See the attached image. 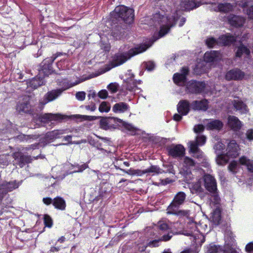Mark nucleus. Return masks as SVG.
Listing matches in <instances>:
<instances>
[{
    "label": "nucleus",
    "instance_id": "1",
    "mask_svg": "<svg viewBox=\"0 0 253 253\" xmlns=\"http://www.w3.org/2000/svg\"><path fill=\"white\" fill-rule=\"evenodd\" d=\"M180 11H176L171 16H164L160 13H156L153 17V21L155 26L161 25V29L157 38L153 37L148 42L139 45L133 48H131L128 52L118 53L114 56L112 64L113 67L121 65L126 62L131 57L141 53L150 47L152 44L158 39L164 36L169 31L170 28L175 24L176 21L179 18Z\"/></svg>",
    "mask_w": 253,
    "mask_h": 253
},
{
    "label": "nucleus",
    "instance_id": "2",
    "mask_svg": "<svg viewBox=\"0 0 253 253\" xmlns=\"http://www.w3.org/2000/svg\"><path fill=\"white\" fill-rule=\"evenodd\" d=\"M207 220L202 221L197 223L194 221L188 223L186 228L182 231V234L190 237V240L196 245H201L205 242V232L210 231V227L208 225Z\"/></svg>",
    "mask_w": 253,
    "mask_h": 253
},
{
    "label": "nucleus",
    "instance_id": "3",
    "mask_svg": "<svg viewBox=\"0 0 253 253\" xmlns=\"http://www.w3.org/2000/svg\"><path fill=\"white\" fill-rule=\"evenodd\" d=\"M186 195L183 192H178L168 207L167 213L169 214L187 216L189 214L188 211L179 210V207L182 205L185 201Z\"/></svg>",
    "mask_w": 253,
    "mask_h": 253
},
{
    "label": "nucleus",
    "instance_id": "4",
    "mask_svg": "<svg viewBox=\"0 0 253 253\" xmlns=\"http://www.w3.org/2000/svg\"><path fill=\"white\" fill-rule=\"evenodd\" d=\"M159 230V237L149 243V246L153 247L159 246V242L161 241H168L172 236V233L170 228L165 221H160L157 224Z\"/></svg>",
    "mask_w": 253,
    "mask_h": 253
},
{
    "label": "nucleus",
    "instance_id": "5",
    "mask_svg": "<svg viewBox=\"0 0 253 253\" xmlns=\"http://www.w3.org/2000/svg\"><path fill=\"white\" fill-rule=\"evenodd\" d=\"M111 15L116 19L121 18L127 24L131 23L134 16L133 9L124 5L116 7Z\"/></svg>",
    "mask_w": 253,
    "mask_h": 253
},
{
    "label": "nucleus",
    "instance_id": "6",
    "mask_svg": "<svg viewBox=\"0 0 253 253\" xmlns=\"http://www.w3.org/2000/svg\"><path fill=\"white\" fill-rule=\"evenodd\" d=\"M60 54V53H57L51 57L44 59L41 63V68L39 70V75L43 78L44 76L50 74L53 71L52 64Z\"/></svg>",
    "mask_w": 253,
    "mask_h": 253
},
{
    "label": "nucleus",
    "instance_id": "7",
    "mask_svg": "<svg viewBox=\"0 0 253 253\" xmlns=\"http://www.w3.org/2000/svg\"><path fill=\"white\" fill-rule=\"evenodd\" d=\"M123 120L114 117H102L100 121V126L103 129L108 130L117 128Z\"/></svg>",
    "mask_w": 253,
    "mask_h": 253
},
{
    "label": "nucleus",
    "instance_id": "8",
    "mask_svg": "<svg viewBox=\"0 0 253 253\" xmlns=\"http://www.w3.org/2000/svg\"><path fill=\"white\" fill-rule=\"evenodd\" d=\"M194 165L195 162L192 159L187 157L184 158L183 167L181 168L180 173L185 177L187 182H189V180L192 178L191 169Z\"/></svg>",
    "mask_w": 253,
    "mask_h": 253
},
{
    "label": "nucleus",
    "instance_id": "9",
    "mask_svg": "<svg viewBox=\"0 0 253 253\" xmlns=\"http://www.w3.org/2000/svg\"><path fill=\"white\" fill-rule=\"evenodd\" d=\"M207 87L204 82H199L196 81L189 82L186 87V91L191 93H200L206 92Z\"/></svg>",
    "mask_w": 253,
    "mask_h": 253
},
{
    "label": "nucleus",
    "instance_id": "10",
    "mask_svg": "<svg viewBox=\"0 0 253 253\" xmlns=\"http://www.w3.org/2000/svg\"><path fill=\"white\" fill-rule=\"evenodd\" d=\"M20 184V183L16 181L11 182H3L0 183V202L1 201L3 196L8 192L12 191L15 189L17 188Z\"/></svg>",
    "mask_w": 253,
    "mask_h": 253
},
{
    "label": "nucleus",
    "instance_id": "11",
    "mask_svg": "<svg viewBox=\"0 0 253 253\" xmlns=\"http://www.w3.org/2000/svg\"><path fill=\"white\" fill-rule=\"evenodd\" d=\"M169 155L174 158L182 157L185 154V148L180 144H172L167 147Z\"/></svg>",
    "mask_w": 253,
    "mask_h": 253
},
{
    "label": "nucleus",
    "instance_id": "12",
    "mask_svg": "<svg viewBox=\"0 0 253 253\" xmlns=\"http://www.w3.org/2000/svg\"><path fill=\"white\" fill-rule=\"evenodd\" d=\"M204 186L209 192L217 191L216 182L214 177L210 174H205L203 177Z\"/></svg>",
    "mask_w": 253,
    "mask_h": 253
},
{
    "label": "nucleus",
    "instance_id": "13",
    "mask_svg": "<svg viewBox=\"0 0 253 253\" xmlns=\"http://www.w3.org/2000/svg\"><path fill=\"white\" fill-rule=\"evenodd\" d=\"M188 69L186 67H183L181 70L180 73H175L173 77L174 83L179 86H183L186 82V76L188 73Z\"/></svg>",
    "mask_w": 253,
    "mask_h": 253
},
{
    "label": "nucleus",
    "instance_id": "14",
    "mask_svg": "<svg viewBox=\"0 0 253 253\" xmlns=\"http://www.w3.org/2000/svg\"><path fill=\"white\" fill-rule=\"evenodd\" d=\"M62 93V90L59 89L52 90L45 94L43 99L40 101V103L44 105L49 102L57 98Z\"/></svg>",
    "mask_w": 253,
    "mask_h": 253
},
{
    "label": "nucleus",
    "instance_id": "15",
    "mask_svg": "<svg viewBox=\"0 0 253 253\" xmlns=\"http://www.w3.org/2000/svg\"><path fill=\"white\" fill-rule=\"evenodd\" d=\"M245 73L239 69H233L228 71L225 75L227 80H241L244 79Z\"/></svg>",
    "mask_w": 253,
    "mask_h": 253
},
{
    "label": "nucleus",
    "instance_id": "16",
    "mask_svg": "<svg viewBox=\"0 0 253 253\" xmlns=\"http://www.w3.org/2000/svg\"><path fill=\"white\" fill-rule=\"evenodd\" d=\"M203 3L200 1L183 0L180 3V7L182 10H190L199 7Z\"/></svg>",
    "mask_w": 253,
    "mask_h": 253
},
{
    "label": "nucleus",
    "instance_id": "17",
    "mask_svg": "<svg viewBox=\"0 0 253 253\" xmlns=\"http://www.w3.org/2000/svg\"><path fill=\"white\" fill-rule=\"evenodd\" d=\"M239 146L236 142L233 140L228 144L227 148V156L228 157L235 158L239 155Z\"/></svg>",
    "mask_w": 253,
    "mask_h": 253
},
{
    "label": "nucleus",
    "instance_id": "18",
    "mask_svg": "<svg viewBox=\"0 0 253 253\" xmlns=\"http://www.w3.org/2000/svg\"><path fill=\"white\" fill-rule=\"evenodd\" d=\"M13 157L19 162V165L22 168L25 164L31 163L33 158L31 156L23 155L20 152H15L13 154Z\"/></svg>",
    "mask_w": 253,
    "mask_h": 253
},
{
    "label": "nucleus",
    "instance_id": "19",
    "mask_svg": "<svg viewBox=\"0 0 253 253\" xmlns=\"http://www.w3.org/2000/svg\"><path fill=\"white\" fill-rule=\"evenodd\" d=\"M31 106L30 104V98L28 96L24 98L23 102L17 104V110L18 111L24 113H31Z\"/></svg>",
    "mask_w": 253,
    "mask_h": 253
},
{
    "label": "nucleus",
    "instance_id": "20",
    "mask_svg": "<svg viewBox=\"0 0 253 253\" xmlns=\"http://www.w3.org/2000/svg\"><path fill=\"white\" fill-rule=\"evenodd\" d=\"M207 129L211 130H220L223 126L222 122L218 120H209L205 123Z\"/></svg>",
    "mask_w": 253,
    "mask_h": 253
},
{
    "label": "nucleus",
    "instance_id": "21",
    "mask_svg": "<svg viewBox=\"0 0 253 253\" xmlns=\"http://www.w3.org/2000/svg\"><path fill=\"white\" fill-rule=\"evenodd\" d=\"M228 125L233 130L237 131L241 128L242 124L240 121L235 116H230L228 118Z\"/></svg>",
    "mask_w": 253,
    "mask_h": 253
},
{
    "label": "nucleus",
    "instance_id": "22",
    "mask_svg": "<svg viewBox=\"0 0 253 253\" xmlns=\"http://www.w3.org/2000/svg\"><path fill=\"white\" fill-rule=\"evenodd\" d=\"M68 132L67 129L54 130L46 133V138L48 140H53L60 138L61 135L66 134Z\"/></svg>",
    "mask_w": 253,
    "mask_h": 253
},
{
    "label": "nucleus",
    "instance_id": "23",
    "mask_svg": "<svg viewBox=\"0 0 253 253\" xmlns=\"http://www.w3.org/2000/svg\"><path fill=\"white\" fill-rule=\"evenodd\" d=\"M191 108L195 110L206 111L208 108V102L206 99L194 101L191 104Z\"/></svg>",
    "mask_w": 253,
    "mask_h": 253
},
{
    "label": "nucleus",
    "instance_id": "24",
    "mask_svg": "<svg viewBox=\"0 0 253 253\" xmlns=\"http://www.w3.org/2000/svg\"><path fill=\"white\" fill-rule=\"evenodd\" d=\"M220 59V53L217 51H207L204 55V59L207 62H212Z\"/></svg>",
    "mask_w": 253,
    "mask_h": 253
},
{
    "label": "nucleus",
    "instance_id": "25",
    "mask_svg": "<svg viewBox=\"0 0 253 253\" xmlns=\"http://www.w3.org/2000/svg\"><path fill=\"white\" fill-rule=\"evenodd\" d=\"M245 19L241 16L230 15L228 17V21L229 23L235 27H241L245 23Z\"/></svg>",
    "mask_w": 253,
    "mask_h": 253
},
{
    "label": "nucleus",
    "instance_id": "26",
    "mask_svg": "<svg viewBox=\"0 0 253 253\" xmlns=\"http://www.w3.org/2000/svg\"><path fill=\"white\" fill-rule=\"evenodd\" d=\"M112 110L116 113H124L129 110V106L125 102H120L113 106Z\"/></svg>",
    "mask_w": 253,
    "mask_h": 253
},
{
    "label": "nucleus",
    "instance_id": "27",
    "mask_svg": "<svg viewBox=\"0 0 253 253\" xmlns=\"http://www.w3.org/2000/svg\"><path fill=\"white\" fill-rule=\"evenodd\" d=\"M190 110V104L187 100H181L177 105V111L182 115H187Z\"/></svg>",
    "mask_w": 253,
    "mask_h": 253
},
{
    "label": "nucleus",
    "instance_id": "28",
    "mask_svg": "<svg viewBox=\"0 0 253 253\" xmlns=\"http://www.w3.org/2000/svg\"><path fill=\"white\" fill-rule=\"evenodd\" d=\"M189 144L190 152L193 154L194 157L197 158V159H201L204 157V154L203 152H202L198 148L197 144H196L193 141L189 142Z\"/></svg>",
    "mask_w": 253,
    "mask_h": 253
},
{
    "label": "nucleus",
    "instance_id": "29",
    "mask_svg": "<svg viewBox=\"0 0 253 253\" xmlns=\"http://www.w3.org/2000/svg\"><path fill=\"white\" fill-rule=\"evenodd\" d=\"M79 83V82L71 83L66 79L57 80V84L59 86L61 87V88H59V89L62 90V92L64 90L69 89L71 87H73L77 85Z\"/></svg>",
    "mask_w": 253,
    "mask_h": 253
},
{
    "label": "nucleus",
    "instance_id": "30",
    "mask_svg": "<svg viewBox=\"0 0 253 253\" xmlns=\"http://www.w3.org/2000/svg\"><path fill=\"white\" fill-rule=\"evenodd\" d=\"M237 38L229 34L221 36L219 39V43L224 45H229L236 40Z\"/></svg>",
    "mask_w": 253,
    "mask_h": 253
},
{
    "label": "nucleus",
    "instance_id": "31",
    "mask_svg": "<svg viewBox=\"0 0 253 253\" xmlns=\"http://www.w3.org/2000/svg\"><path fill=\"white\" fill-rule=\"evenodd\" d=\"M210 219L214 224L217 225L219 223L221 220V210L220 207L217 206L215 208V209L211 213Z\"/></svg>",
    "mask_w": 253,
    "mask_h": 253
},
{
    "label": "nucleus",
    "instance_id": "32",
    "mask_svg": "<svg viewBox=\"0 0 253 253\" xmlns=\"http://www.w3.org/2000/svg\"><path fill=\"white\" fill-rule=\"evenodd\" d=\"M41 119L42 122H46L52 120L56 121L61 120L63 118L60 115L58 114L47 113L43 115Z\"/></svg>",
    "mask_w": 253,
    "mask_h": 253
},
{
    "label": "nucleus",
    "instance_id": "33",
    "mask_svg": "<svg viewBox=\"0 0 253 253\" xmlns=\"http://www.w3.org/2000/svg\"><path fill=\"white\" fill-rule=\"evenodd\" d=\"M233 105L236 111L241 114H245L248 112L247 106L241 101L235 100Z\"/></svg>",
    "mask_w": 253,
    "mask_h": 253
},
{
    "label": "nucleus",
    "instance_id": "34",
    "mask_svg": "<svg viewBox=\"0 0 253 253\" xmlns=\"http://www.w3.org/2000/svg\"><path fill=\"white\" fill-rule=\"evenodd\" d=\"M53 205L55 207V208L60 210H64L66 208V203L65 200L60 197H57L55 198L53 200Z\"/></svg>",
    "mask_w": 253,
    "mask_h": 253
},
{
    "label": "nucleus",
    "instance_id": "35",
    "mask_svg": "<svg viewBox=\"0 0 253 253\" xmlns=\"http://www.w3.org/2000/svg\"><path fill=\"white\" fill-rule=\"evenodd\" d=\"M44 81L43 78L39 75L33 79L29 84V85L33 88L35 89L40 86L44 84Z\"/></svg>",
    "mask_w": 253,
    "mask_h": 253
},
{
    "label": "nucleus",
    "instance_id": "36",
    "mask_svg": "<svg viewBox=\"0 0 253 253\" xmlns=\"http://www.w3.org/2000/svg\"><path fill=\"white\" fill-rule=\"evenodd\" d=\"M224 145L221 142H218L216 144L214 145V149L215 150V153L218 156V159L217 160V163L219 165H222V162L219 160L222 153L223 150L224 149Z\"/></svg>",
    "mask_w": 253,
    "mask_h": 253
},
{
    "label": "nucleus",
    "instance_id": "37",
    "mask_svg": "<svg viewBox=\"0 0 253 253\" xmlns=\"http://www.w3.org/2000/svg\"><path fill=\"white\" fill-rule=\"evenodd\" d=\"M239 161L241 164L246 166L250 171L253 172V161L243 156L240 159Z\"/></svg>",
    "mask_w": 253,
    "mask_h": 253
},
{
    "label": "nucleus",
    "instance_id": "38",
    "mask_svg": "<svg viewBox=\"0 0 253 253\" xmlns=\"http://www.w3.org/2000/svg\"><path fill=\"white\" fill-rule=\"evenodd\" d=\"M233 6L229 3H220L218 4L216 11H218L223 12H227L232 10Z\"/></svg>",
    "mask_w": 253,
    "mask_h": 253
},
{
    "label": "nucleus",
    "instance_id": "39",
    "mask_svg": "<svg viewBox=\"0 0 253 253\" xmlns=\"http://www.w3.org/2000/svg\"><path fill=\"white\" fill-rule=\"evenodd\" d=\"M164 172V170L161 169L157 166H151L149 168L145 169V174L148 173L149 174H152L154 175L155 174L162 173Z\"/></svg>",
    "mask_w": 253,
    "mask_h": 253
},
{
    "label": "nucleus",
    "instance_id": "40",
    "mask_svg": "<svg viewBox=\"0 0 253 253\" xmlns=\"http://www.w3.org/2000/svg\"><path fill=\"white\" fill-rule=\"evenodd\" d=\"M250 54V50L246 46L243 44H241L238 48L236 53V55L237 57H240L243 54H245L246 56H249Z\"/></svg>",
    "mask_w": 253,
    "mask_h": 253
},
{
    "label": "nucleus",
    "instance_id": "41",
    "mask_svg": "<svg viewBox=\"0 0 253 253\" xmlns=\"http://www.w3.org/2000/svg\"><path fill=\"white\" fill-rule=\"evenodd\" d=\"M210 193L211 195V205H214L215 206V208L217 207V206L218 207H219L220 199L219 197L217 191Z\"/></svg>",
    "mask_w": 253,
    "mask_h": 253
},
{
    "label": "nucleus",
    "instance_id": "42",
    "mask_svg": "<svg viewBox=\"0 0 253 253\" xmlns=\"http://www.w3.org/2000/svg\"><path fill=\"white\" fill-rule=\"evenodd\" d=\"M191 191L193 193H202L204 189L201 185V182L199 181L192 185Z\"/></svg>",
    "mask_w": 253,
    "mask_h": 253
},
{
    "label": "nucleus",
    "instance_id": "43",
    "mask_svg": "<svg viewBox=\"0 0 253 253\" xmlns=\"http://www.w3.org/2000/svg\"><path fill=\"white\" fill-rule=\"evenodd\" d=\"M110 105L108 102H102L99 107V110L100 112H108L110 110Z\"/></svg>",
    "mask_w": 253,
    "mask_h": 253
},
{
    "label": "nucleus",
    "instance_id": "44",
    "mask_svg": "<svg viewBox=\"0 0 253 253\" xmlns=\"http://www.w3.org/2000/svg\"><path fill=\"white\" fill-rule=\"evenodd\" d=\"M197 146H200L204 145L206 141V137L204 135H198L196 137L195 141H193Z\"/></svg>",
    "mask_w": 253,
    "mask_h": 253
},
{
    "label": "nucleus",
    "instance_id": "45",
    "mask_svg": "<svg viewBox=\"0 0 253 253\" xmlns=\"http://www.w3.org/2000/svg\"><path fill=\"white\" fill-rule=\"evenodd\" d=\"M73 167L75 169L74 170V172H81L88 168V165L87 164H83L81 165L76 164Z\"/></svg>",
    "mask_w": 253,
    "mask_h": 253
},
{
    "label": "nucleus",
    "instance_id": "46",
    "mask_svg": "<svg viewBox=\"0 0 253 253\" xmlns=\"http://www.w3.org/2000/svg\"><path fill=\"white\" fill-rule=\"evenodd\" d=\"M219 248L214 245L210 244L207 247L206 253H216Z\"/></svg>",
    "mask_w": 253,
    "mask_h": 253
},
{
    "label": "nucleus",
    "instance_id": "47",
    "mask_svg": "<svg viewBox=\"0 0 253 253\" xmlns=\"http://www.w3.org/2000/svg\"><path fill=\"white\" fill-rule=\"evenodd\" d=\"M218 42L213 38H210L206 40V44L209 47H212L218 44Z\"/></svg>",
    "mask_w": 253,
    "mask_h": 253
},
{
    "label": "nucleus",
    "instance_id": "48",
    "mask_svg": "<svg viewBox=\"0 0 253 253\" xmlns=\"http://www.w3.org/2000/svg\"><path fill=\"white\" fill-rule=\"evenodd\" d=\"M107 88L112 93H115L118 90L119 84L116 83H111L108 85Z\"/></svg>",
    "mask_w": 253,
    "mask_h": 253
},
{
    "label": "nucleus",
    "instance_id": "49",
    "mask_svg": "<svg viewBox=\"0 0 253 253\" xmlns=\"http://www.w3.org/2000/svg\"><path fill=\"white\" fill-rule=\"evenodd\" d=\"M121 124L124 126L125 127L127 130L130 131L132 133H135L136 132V128L134 127L131 124L125 123L123 121Z\"/></svg>",
    "mask_w": 253,
    "mask_h": 253
},
{
    "label": "nucleus",
    "instance_id": "50",
    "mask_svg": "<svg viewBox=\"0 0 253 253\" xmlns=\"http://www.w3.org/2000/svg\"><path fill=\"white\" fill-rule=\"evenodd\" d=\"M144 67L149 71L153 70L155 68V64L152 61H148L144 63Z\"/></svg>",
    "mask_w": 253,
    "mask_h": 253
},
{
    "label": "nucleus",
    "instance_id": "51",
    "mask_svg": "<svg viewBox=\"0 0 253 253\" xmlns=\"http://www.w3.org/2000/svg\"><path fill=\"white\" fill-rule=\"evenodd\" d=\"M44 223L45 226L51 227L52 225V220L51 217L48 215H45L44 216Z\"/></svg>",
    "mask_w": 253,
    "mask_h": 253
},
{
    "label": "nucleus",
    "instance_id": "52",
    "mask_svg": "<svg viewBox=\"0 0 253 253\" xmlns=\"http://www.w3.org/2000/svg\"><path fill=\"white\" fill-rule=\"evenodd\" d=\"M85 93L84 91H79L76 93V97L79 101H83L85 98Z\"/></svg>",
    "mask_w": 253,
    "mask_h": 253
},
{
    "label": "nucleus",
    "instance_id": "53",
    "mask_svg": "<svg viewBox=\"0 0 253 253\" xmlns=\"http://www.w3.org/2000/svg\"><path fill=\"white\" fill-rule=\"evenodd\" d=\"M136 88V83L134 81H132V84L127 83L126 84V89L129 91H135Z\"/></svg>",
    "mask_w": 253,
    "mask_h": 253
},
{
    "label": "nucleus",
    "instance_id": "54",
    "mask_svg": "<svg viewBox=\"0 0 253 253\" xmlns=\"http://www.w3.org/2000/svg\"><path fill=\"white\" fill-rule=\"evenodd\" d=\"M237 167V164L236 162H231L229 166H228V169L229 170L233 172V173H235L236 171V169Z\"/></svg>",
    "mask_w": 253,
    "mask_h": 253
},
{
    "label": "nucleus",
    "instance_id": "55",
    "mask_svg": "<svg viewBox=\"0 0 253 253\" xmlns=\"http://www.w3.org/2000/svg\"><path fill=\"white\" fill-rule=\"evenodd\" d=\"M205 127L202 125H198L194 126V131L195 133H200L204 131Z\"/></svg>",
    "mask_w": 253,
    "mask_h": 253
},
{
    "label": "nucleus",
    "instance_id": "56",
    "mask_svg": "<svg viewBox=\"0 0 253 253\" xmlns=\"http://www.w3.org/2000/svg\"><path fill=\"white\" fill-rule=\"evenodd\" d=\"M98 96L102 99H105L108 96V92L106 90L103 89L100 91L98 93Z\"/></svg>",
    "mask_w": 253,
    "mask_h": 253
},
{
    "label": "nucleus",
    "instance_id": "57",
    "mask_svg": "<svg viewBox=\"0 0 253 253\" xmlns=\"http://www.w3.org/2000/svg\"><path fill=\"white\" fill-rule=\"evenodd\" d=\"M246 251L249 253H253V243H250L246 245Z\"/></svg>",
    "mask_w": 253,
    "mask_h": 253
},
{
    "label": "nucleus",
    "instance_id": "58",
    "mask_svg": "<svg viewBox=\"0 0 253 253\" xmlns=\"http://www.w3.org/2000/svg\"><path fill=\"white\" fill-rule=\"evenodd\" d=\"M246 135L247 138L250 140H253V129H249L246 133Z\"/></svg>",
    "mask_w": 253,
    "mask_h": 253
},
{
    "label": "nucleus",
    "instance_id": "59",
    "mask_svg": "<svg viewBox=\"0 0 253 253\" xmlns=\"http://www.w3.org/2000/svg\"><path fill=\"white\" fill-rule=\"evenodd\" d=\"M247 13L250 19H253V5L247 10Z\"/></svg>",
    "mask_w": 253,
    "mask_h": 253
},
{
    "label": "nucleus",
    "instance_id": "60",
    "mask_svg": "<svg viewBox=\"0 0 253 253\" xmlns=\"http://www.w3.org/2000/svg\"><path fill=\"white\" fill-rule=\"evenodd\" d=\"M145 169L144 170H139V169H134V175H136L137 176H142V175L145 174Z\"/></svg>",
    "mask_w": 253,
    "mask_h": 253
},
{
    "label": "nucleus",
    "instance_id": "61",
    "mask_svg": "<svg viewBox=\"0 0 253 253\" xmlns=\"http://www.w3.org/2000/svg\"><path fill=\"white\" fill-rule=\"evenodd\" d=\"M85 108L87 110H90L91 111H94L96 109V106L94 104L92 103L90 105H86Z\"/></svg>",
    "mask_w": 253,
    "mask_h": 253
},
{
    "label": "nucleus",
    "instance_id": "62",
    "mask_svg": "<svg viewBox=\"0 0 253 253\" xmlns=\"http://www.w3.org/2000/svg\"><path fill=\"white\" fill-rule=\"evenodd\" d=\"M72 135H67L63 137V140L67 142V144H72Z\"/></svg>",
    "mask_w": 253,
    "mask_h": 253
},
{
    "label": "nucleus",
    "instance_id": "63",
    "mask_svg": "<svg viewBox=\"0 0 253 253\" xmlns=\"http://www.w3.org/2000/svg\"><path fill=\"white\" fill-rule=\"evenodd\" d=\"M120 170H122L123 172L131 175H134V169H130L128 170H125L122 169H120Z\"/></svg>",
    "mask_w": 253,
    "mask_h": 253
},
{
    "label": "nucleus",
    "instance_id": "64",
    "mask_svg": "<svg viewBox=\"0 0 253 253\" xmlns=\"http://www.w3.org/2000/svg\"><path fill=\"white\" fill-rule=\"evenodd\" d=\"M42 201L43 202L47 205L50 204L52 202V200L50 198H44Z\"/></svg>",
    "mask_w": 253,
    "mask_h": 253
}]
</instances>
